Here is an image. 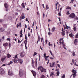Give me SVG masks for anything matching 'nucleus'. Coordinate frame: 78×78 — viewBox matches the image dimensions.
<instances>
[{
  "label": "nucleus",
  "mask_w": 78,
  "mask_h": 78,
  "mask_svg": "<svg viewBox=\"0 0 78 78\" xmlns=\"http://www.w3.org/2000/svg\"><path fill=\"white\" fill-rule=\"evenodd\" d=\"M21 18L22 19H25V16H21L20 18Z\"/></svg>",
  "instance_id": "obj_23"
},
{
  "label": "nucleus",
  "mask_w": 78,
  "mask_h": 78,
  "mask_svg": "<svg viewBox=\"0 0 78 78\" xmlns=\"http://www.w3.org/2000/svg\"><path fill=\"white\" fill-rule=\"evenodd\" d=\"M54 58H52V57H50V58L51 59H54L55 58V57H53Z\"/></svg>",
  "instance_id": "obj_37"
},
{
  "label": "nucleus",
  "mask_w": 78,
  "mask_h": 78,
  "mask_svg": "<svg viewBox=\"0 0 78 78\" xmlns=\"http://www.w3.org/2000/svg\"><path fill=\"white\" fill-rule=\"evenodd\" d=\"M66 29H67V30H68V26H67V24H66Z\"/></svg>",
  "instance_id": "obj_50"
},
{
  "label": "nucleus",
  "mask_w": 78,
  "mask_h": 78,
  "mask_svg": "<svg viewBox=\"0 0 78 78\" xmlns=\"http://www.w3.org/2000/svg\"><path fill=\"white\" fill-rule=\"evenodd\" d=\"M17 58V55H16L13 58Z\"/></svg>",
  "instance_id": "obj_47"
},
{
  "label": "nucleus",
  "mask_w": 78,
  "mask_h": 78,
  "mask_svg": "<svg viewBox=\"0 0 78 78\" xmlns=\"http://www.w3.org/2000/svg\"><path fill=\"white\" fill-rule=\"evenodd\" d=\"M4 5L5 8H6V9L8 8V5L6 3H5L4 4Z\"/></svg>",
  "instance_id": "obj_11"
},
{
  "label": "nucleus",
  "mask_w": 78,
  "mask_h": 78,
  "mask_svg": "<svg viewBox=\"0 0 78 78\" xmlns=\"http://www.w3.org/2000/svg\"><path fill=\"white\" fill-rule=\"evenodd\" d=\"M40 70L41 72H44L45 73L47 71V70L44 68L42 66H40Z\"/></svg>",
  "instance_id": "obj_1"
},
{
  "label": "nucleus",
  "mask_w": 78,
  "mask_h": 78,
  "mask_svg": "<svg viewBox=\"0 0 78 78\" xmlns=\"http://www.w3.org/2000/svg\"><path fill=\"white\" fill-rule=\"evenodd\" d=\"M51 73L50 74V76H53V75H54V73H53V72H51Z\"/></svg>",
  "instance_id": "obj_21"
},
{
  "label": "nucleus",
  "mask_w": 78,
  "mask_h": 78,
  "mask_svg": "<svg viewBox=\"0 0 78 78\" xmlns=\"http://www.w3.org/2000/svg\"><path fill=\"white\" fill-rule=\"evenodd\" d=\"M18 60L20 62H21V61H22V60L21 59H18Z\"/></svg>",
  "instance_id": "obj_39"
},
{
  "label": "nucleus",
  "mask_w": 78,
  "mask_h": 78,
  "mask_svg": "<svg viewBox=\"0 0 78 78\" xmlns=\"http://www.w3.org/2000/svg\"><path fill=\"white\" fill-rule=\"evenodd\" d=\"M5 73V71L3 68L0 69V74L1 75H3Z\"/></svg>",
  "instance_id": "obj_2"
},
{
  "label": "nucleus",
  "mask_w": 78,
  "mask_h": 78,
  "mask_svg": "<svg viewBox=\"0 0 78 78\" xmlns=\"http://www.w3.org/2000/svg\"><path fill=\"white\" fill-rule=\"evenodd\" d=\"M27 28V24H26L25 28H24V33H25V28Z\"/></svg>",
  "instance_id": "obj_26"
},
{
  "label": "nucleus",
  "mask_w": 78,
  "mask_h": 78,
  "mask_svg": "<svg viewBox=\"0 0 78 78\" xmlns=\"http://www.w3.org/2000/svg\"><path fill=\"white\" fill-rule=\"evenodd\" d=\"M49 64H50V67H51V63H50Z\"/></svg>",
  "instance_id": "obj_62"
},
{
  "label": "nucleus",
  "mask_w": 78,
  "mask_h": 78,
  "mask_svg": "<svg viewBox=\"0 0 78 78\" xmlns=\"http://www.w3.org/2000/svg\"><path fill=\"white\" fill-rule=\"evenodd\" d=\"M57 65L58 66V67H60V65H59V64H58Z\"/></svg>",
  "instance_id": "obj_55"
},
{
  "label": "nucleus",
  "mask_w": 78,
  "mask_h": 78,
  "mask_svg": "<svg viewBox=\"0 0 78 78\" xmlns=\"http://www.w3.org/2000/svg\"><path fill=\"white\" fill-rule=\"evenodd\" d=\"M72 72L73 73V75H76V70H75L74 69H72Z\"/></svg>",
  "instance_id": "obj_9"
},
{
  "label": "nucleus",
  "mask_w": 78,
  "mask_h": 78,
  "mask_svg": "<svg viewBox=\"0 0 78 78\" xmlns=\"http://www.w3.org/2000/svg\"><path fill=\"white\" fill-rule=\"evenodd\" d=\"M31 72L33 73V76H35L36 75V73L35 71L33 70H32Z\"/></svg>",
  "instance_id": "obj_8"
},
{
  "label": "nucleus",
  "mask_w": 78,
  "mask_h": 78,
  "mask_svg": "<svg viewBox=\"0 0 78 78\" xmlns=\"http://www.w3.org/2000/svg\"><path fill=\"white\" fill-rule=\"evenodd\" d=\"M20 55L21 58H23L25 56V53L24 52H23L20 53Z\"/></svg>",
  "instance_id": "obj_4"
},
{
  "label": "nucleus",
  "mask_w": 78,
  "mask_h": 78,
  "mask_svg": "<svg viewBox=\"0 0 78 78\" xmlns=\"http://www.w3.org/2000/svg\"><path fill=\"white\" fill-rule=\"evenodd\" d=\"M12 63H13V62H12V61H10V63H9L8 64V65H10V64H12Z\"/></svg>",
  "instance_id": "obj_33"
},
{
  "label": "nucleus",
  "mask_w": 78,
  "mask_h": 78,
  "mask_svg": "<svg viewBox=\"0 0 78 78\" xmlns=\"http://www.w3.org/2000/svg\"><path fill=\"white\" fill-rule=\"evenodd\" d=\"M45 61H48V59L47 58H45Z\"/></svg>",
  "instance_id": "obj_63"
},
{
  "label": "nucleus",
  "mask_w": 78,
  "mask_h": 78,
  "mask_svg": "<svg viewBox=\"0 0 78 78\" xmlns=\"http://www.w3.org/2000/svg\"><path fill=\"white\" fill-rule=\"evenodd\" d=\"M25 39L26 40H27V35H25Z\"/></svg>",
  "instance_id": "obj_44"
},
{
  "label": "nucleus",
  "mask_w": 78,
  "mask_h": 78,
  "mask_svg": "<svg viewBox=\"0 0 78 78\" xmlns=\"http://www.w3.org/2000/svg\"><path fill=\"white\" fill-rule=\"evenodd\" d=\"M2 39H3V40H5V36H3L2 37Z\"/></svg>",
  "instance_id": "obj_51"
},
{
  "label": "nucleus",
  "mask_w": 78,
  "mask_h": 78,
  "mask_svg": "<svg viewBox=\"0 0 78 78\" xmlns=\"http://www.w3.org/2000/svg\"><path fill=\"white\" fill-rule=\"evenodd\" d=\"M3 45L4 47H7V46H8V43H5L3 44Z\"/></svg>",
  "instance_id": "obj_14"
},
{
  "label": "nucleus",
  "mask_w": 78,
  "mask_h": 78,
  "mask_svg": "<svg viewBox=\"0 0 78 78\" xmlns=\"http://www.w3.org/2000/svg\"><path fill=\"white\" fill-rule=\"evenodd\" d=\"M20 25H21V23H20L18 25H17V27H18L19 26H20Z\"/></svg>",
  "instance_id": "obj_35"
},
{
  "label": "nucleus",
  "mask_w": 78,
  "mask_h": 78,
  "mask_svg": "<svg viewBox=\"0 0 78 78\" xmlns=\"http://www.w3.org/2000/svg\"><path fill=\"white\" fill-rule=\"evenodd\" d=\"M8 74L9 76H12L13 75V73H12V72L10 70H9L8 71Z\"/></svg>",
  "instance_id": "obj_6"
},
{
  "label": "nucleus",
  "mask_w": 78,
  "mask_h": 78,
  "mask_svg": "<svg viewBox=\"0 0 78 78\" xmlns=\"http://www.w3.org/2000/svg\"><path fill=\"white\" fill-rule=\"evenodd\" d=\"M69 17L71 18H74L75 17V14L73 13H72L69 16Z\"/></svg>",
  "instance_id": "obj_5"
},
{
  "label": "nucleus",
  "mask_w": 78,
  "mask_h": 78,
  "mask_svg": "<svg viewBox=\"0 0 78 78\" xmlns=\"http://www.w3.org/2000/svg\"><path fill=\"white\" fill-rule=\"evenodd\" d=\"M9 19H12V17L11 16L9 17Z\"/></svg>",
  "instance_id": "obj_60"
},
{
  "label": "nucleus",
  "mask_w": 78,
  "mask_h": 78,
  "mask_svg": "<svg viewBox=\"0 0 78 78\" xmlns=\"http://www.w3.org/2000/svg\"><path fill=\"white\" fill-rule=\"evenodd\" d=\"M18 43H20V40H18Z\"/></svg>",
  "instance_id": "obj_64"
},
{
  "label": "nucleus",
  "mask_w": 78,
  "mask_h": 78,
  "mask_svg": "<svg viewBox=\"0 0 78 78\" xmlns=\"http://www.w3.org/2000/svg\"><path fill=\"white\" fill-rule=\"evenodd\" d=\"M23 71L22 69H20V72L19 73V75L21 77L23 76Z\"/></svg>",
  "instance_id": "obj_3"
},
{
  "label": "nucleus",
  "mask_w": 78,
  "mask_h": 78,
  "mask_svg": "<svg viewBox=\"0 0 78 78\" xmlns=\"http://www.w3.org/2000/svg\"><path fill=\"white\" fill-rule=\"evenodd\" d=\"M7 41H11V39L9 38H8L7 39Z\"/></svg>",
  "instance_id": "obj_46"
},
{
  "label": "nucleus",
  "mask_w": 78,
  "mask_h": 78,
  "mask_svg": "<svg viewBox=\"0 0 78 78\" xmlns=\"http://www.w3.org/2000/svg\"><path fill=\"white\" fill-rule=\"evenodd\" d=\"M0 30H1V32H3L5 30L4 29H2V28H0Z\"/></svg>",
  "instance_id": "obj_27"
},
{
  "label": "nucleus",
  "mask_w": 78,
  "mask_h": 78,
  "mask_svg": "<svg viewBox=\"0 0 78 78\" xmlns=\"http://www.w3.org/2000/svg\"><path fill=\"white\" fill-rule=\"evenodd\" d=\"M73 52L72 53H73V56H75V52H74L73 51Z\"/></svg>",
  "instance_id": "obj_32"
},
{
  "label": "nucleus",
  "mask_w": 78,
  "mask_h": 78,
  "mask_svg": "<svg viewBox=\"0 0 78 78\" xmlns=\"http://www.w3.org/2000/svg\"><path fill=\"white\" fill-rule=\"evenodd\" d=\"M5 58L6 57H2L1 58V61H2V62H3V61H4V60H5Z\"/></svg>",
  "instance_id": "obj_10"
},
{
  "label": "nucleus",
  "mask_w": 78,
  "mask_h": 78,
  "mask_svg": "<svg viewBox=\"0 0 78 78\" xmlns=\"http://www.w3.org/2000/svg\"><path fill=\"white\" fill-rule=\"evenodd\" d=\"M62 36H64L65 35V31H63L62 32Z\"/></svg>",
  "instance_id": "obj_18"
},
{
  "label": "nucleus",
  "mask_w": 78,
  "mask_h": 78,
  "mask_svg": "<svg viewBox=\"0 0 78 78\" xmlns=\"http://www.w3.org/2000/svg\"><path fill=\"white\" fill-rule=\"evenodd\" d=\"M45 78V76L44 75H42V76H41V78Z\"/></svg>",
  "instance_id": "obj_24"
},
{
  "label": "nucleus",
  "mask_w": 78,
  "mask_h": 78,
  "mask_svg": "<svg viewBox=\"0 0 78 78\" xmlns=\"http://www.w3.org/2000/svg\"><path fill=\"white\" fill-rule=\"evenodd\" d=\"M62 44H63V46H64V47H65V44H64V43L63 42H62Z\"/></svg>",
  "instance_id": "obj_58"
},
{
  "label": "nucleus",
  "mask_w": 78,
  "mask_h": 78,
  "mask_svg": "<svg viewBox=\"0 0 78 78\" xmlns=\"http://www.w3.org/2000/svg\"><path fill=\"white\" fill-rule=\"evenodd\" d=\"M73 29L74 30V31H76V27H75L73 28Z\"/></svg>",
  "instance_id": "obj_31"
},
{
  "label": "nucleus",
  "mask_w": 78,
  "mask_h": 78,
  "mask_svg": "<svg viewBox=\"0 0 78 78\" xmlns=\"http://www.w3.org/2000/svg\"><path fill=\"white\" fill-rule=\"evenodd\" d=\"M32 64H34V61L33 59L32 60Z\"/></svg>",
  "instance_id": "obj_59"
},
{
  "label": "nucleus",
  "mask_w": 78,
  "mask_h": 78,
  "mask_svg": "<svg viewBox=\"0 0 78 78\" xmlns=\"http://www.w3.org/2000/svg\"><path fill=\"white\" fill-rule=\"evenodd\" d=\"M75 37H76V38L77 39L78 38V32L77 34L76 35Z\"/></svg>",
  "instance_id": "obj_29"
},
{
  "label": "nucleus",
  "mask_w": 78,
  "mask_h": 78,
  "mask_svg": "<svg viewBox=\"0 0 78 78\" xmlns=\"http://www.w3.org/2000/svg\"><path fill=\"white\" fill-rule=\"evenodd\" d=\"M55 62H52V66H51V67H54L55 66Z\"/></svg>",
  "instance_id": "obj_22"
},
{
  "label": "nucleus",
  "mask_w": 78,
  "mask_h": 78,
  "mask_svg": "<svg viewBox=\"0 0 78 78\" xmlns=\"http://www.w3.org/2000/svg\"><path fill=\"white\" fill-rule=\"evenodd\" d=\"M3 27L5 28H7V25L5 24H3Z\"/></svg>",
  "instance_id": "obj_15"
},
{
  "label": "nucleus",
  "mask_w": 78,
  "mask_h": 78,
  "mask_svg": "<svg viewBox=\"0 0 78 78\" xmlns=\"http://www.w3.org/2000/svg\"><path fill=\"white\" fill-rule=\"evenodd\" d=\"M62 78H65V74H64L62 77Z\"/></svg>",
  "instance_id": "obj_43"
},
{
  "label": "nucleus",
  "mask_w": 78,
  "mask_h": 78,
  "mask_svg": "<svg viewBox=\"0 0 78 78\" xmlns=\"http://www.w3.org/2000/svg\"><path fill=\"white\" fill-rule=\"evenodd\" d=\"M66 9H70V10H71L72 8L69 6H67L66 8Z\"/></svg>",
  "instance_id": "obj_16"
},
{
  "label": "nucleus",
  "mask_w": 78,
  "mask_h": 78,
  "mask_svg": "<svg viewBox=\"0 0 78 78\" xmlns=\"http://www.w3.org/2000/svg\"><path fill=\"white\" fill-rule=\"evenodd\" d=\"M57 76H58L59 75V71H58L57 73Z\"/></svg>",
  "instance_id": "obj_30"
},
{
  "label": "nucleus",
  "mask_w": 78,
  "mask_h": 78,
  "mask_svg": "<svg viewBox=\"0 0 78 78\" xmlns=\"http://www.w3.org/2000/svg\"><path fill=\"white\" fill-rule=\"evenodd\" d=\"M66 33V34L68 35V34L69 33V31H67Z\"/></svg>",
  "instance_id": "obj_61"
},
{
  "label": "nucleus",
  "mask_w": 78,
  "mask_h": 78,
  "mask_svg": "<svg viewBox=\"0 0 78 78\" xmlns=\"http://www.w3.org/2000/svg\"><path fill=\"white\" fill-rule=\"evenodd\" d=\"M73 1H74V0H72L70 3H73Z\"/></svg>",
  "instance_id": "obj_56"
},
{
  "label": "nucleus",
  "mask_w": 78,
  "mask_h": 78,
  "mask_svg": "<svg viewBox=\"0 0 78 78\" xmlns=\"http://www.w3.org/2000/svg\"><path fill=\"white\" fill-rule=\"evenodd\" d=\"M59 69H56L55 70V71H59Z\"/></svg>",
  "instance_id": "obj_48"
},
{
  "label": "nucleus",
  "mask_w": 78,
  "mask_h": 78,
  "mask_svg": "<svg viewBox=\"0 0 78 78\" xmlns=\"http://www.w3.org/2000/svg\"><path fill=\"white\" fill-rule=\"evenodd\" d=\"M55 30H56V29L54 27H53L52 28L51 31L53 32V31H55Z\"/></svg>",
  "instance_id": "obj_17"
},
{
  "label": "nucleus",
  "mask_w": 78,
  "mask_h": 78,
  "mask_svg": "<svg viewBox=\"0 0 78 78\" xmlns=\"http://www.w3.org/2000/svg\"><path fill=\"white\" fill-rule=\"evenodd\" d=\"M58 15L59 16H61V12H59L58 13Z\"/></svg>",
  "instance_id": "obj_38"
},
{
  "label": "nucleus",
  "mask_w": 78,
  "mask_h": 78,
  "mask_svg": "<svg viewBox=\"0 0 78 78\" xmlns=\"http://www.w3.org/2000/svg\"><path fill=\"white\" fill-rule=\"evenodd\" d=\"M49 9V7H48V5L47 4L46 6V9Z\"/></svg>",
  "instance_id": "obj_20"
},
{
  "label": "nucleus",
  "mask_w": 78,
  "mask_h": 78,
  "mask_svg": "<svg viewBox=\"0 0 78 78\" xmlns=\"http://www.w3.org/2000/svg\"><path fill=\"white\" fill-rule=\"evenodd\" d=\"M40 39H41V37H40V36H38V40H39V41H40Z\"/></svg>",
  "instance_id": "obj_54"
},
{
  "label": "nucleus",
  "mask_w": 78,
  "mask_h": 78,
  "mask_svg": "<svg viewBox=\"0 0 78 78\" xmlns=\"http://www.w3.org/2000/svg\"><path fill=\"white\" fill-rule=\"evenodd\" d=\"M48 35H49V36H50V35H51L52 34H51V33L50 32H48Z\"/></svg>",
  "instance_id": "obj_40"
},
{
  "label": "nucleus",
  "mask_w": 78,
  "mask_h": 78,
  "mask_svg": "<svg viewBox=\"0 0 78 78\" xmlns=\"http://www.w3.org/2000/svg\"><path fill=\"white\" fill-rule=\"evenodd\" d=\"M77 42L78 41H74V43L76 45H77Z\"/></svg>",
  "instance_id": "obj_34"
},
{
  "label": "nucleus",
  "mask_w": 78,
  "mask_h": 78,
  "mask_svg": "<svg viewBox=\"0 0 78 78\" xmlns=\"http://www.w3.org/2000/svg\"><path fill=\"white\" fill-rule=\"evenodd\" d=\"M69 11H68L66 13L67 14H70V13H69Z\"/></svg>",
  "instance_id": "obj_53"
},
{
  "label": "nucleus",
  "mask_w": 78,
  "mask_h": 78,
  "mask_svg": "<svg viewBox=\"0 0 78 78\" xmlns=\"http://www.w3.org/2000/svg\"><path fill=\"white\" fill-rule=\"evenodd\" d=\"M44 57H45V58H46V57H47V55H46V54L45 53H44Z\"/></svg>",
  "instance_id": "obj_41"
},
{
  "label": "nucleus",
  "mask_w": 78,
  "mask_h": 78,
  "mask_svg": "<svg viewBox=\"0 0 78 78\" xmlns=\"http://www.w3.org/2000/svg\"><path fill=\"white\" fill-rule=\"evenodd\" d=\"M20 37H22L23 36V34H22V33H20Z\"/></svg>",
  "instance_id": "obj_42"
},
{
  "label": "nucleus",
  "mask_w": 78,
  "mask_h": 78,
  "mask_svg": "<svg viewBox=\"0 0 78 78\" xmlns=\"http://www.w3.org/2000/svg\"><path fill=\"white\" fill-rule=\"evenodd\" d=\"M69 36H70V37H73V36L74 35H73V34H69Z\"/></svg>",
  "instance_id": "obj_12"
},
{
  "label": "nucleus",
  "mask_w": 78,
  "mask_h": 78,
  "mask_svg": "<svg viewBox=\"0 0 78 78\" xmlns=\"http://www.w3.org/2000/svg\"><path fill=\"white\" fill-rule=\"evenodd\" d=\"M24 44L25 45V47H26V49H27V40H26L24 41Z\"/></svg>",
  "instance_id": "obj_7"
},
{
  "label": "nucleus",
  "mask_w": 78,
  "mask_h": 78,
  "mask_svg": "<svg viewBox=\"0 0 78 78\" xmlns=\"http://www.w3.org/2000/svg\"><path fill=\"white\" fill-rule=\"evenodd\" d=\"M21 6L23 7L24 8H25V5L24 4V3H22L21 4Z\"/></svg>",
  "instance_id": "obj_25"
},
{
  "label": "nucleus",
  "mask_w": 78,
  "mask_h": 78,
  "mask_svg": "<svg viewBox=\"0 0 78 78\" xmlns=\"http://www.w3.org/2000/svg\"><path fill=\"white\" fill-rule=\"evenodd\" d=\"M43 18H44L45 17V14L44 13H43Z\"/></svg>",
  "instance_id": "obj_52"
},
{
  "label": "nucleus",
  "mask_w": 78,
  "mask_h": 78,
  "mask_svg": "<svg viewBox=\"0 0 78 78\" xmlns=\"http://www.w3.org/2000/svg\"><path fill=\"white\" fill-rule=\"evenodd\" d=\"M4 20H3L2 19H0V23H2L4 22Z\"/></svg>",
  "instance_id": "obj_28"
},
{
  "label": "nucleus",
  "mask_w": 78,
  "mask_h": 78,
  "mask_svg": "<svg viewBox=\"0 0 78 78\" xmlns=\"http://www.w3.org/2000/svg\"><path fill=\"white\" fill-rule=\"evenodd\" d=\"M76 74H73V77H74V78H75V76H76Z\"/></svg>",
  "instance_id": "obj_49"
},
{
  "label": "nucleus",
  "mask_w": 78,
  "mask_h": 78,
  "mask_svg": "<svg viewBox=\"0 0 78 78\" xmlns=\"http://www.w3.org/2000/svg\"><path fill=\"white\" fill-rule=\"evenodd\" d=\"M13 60H14V62H17V61H18L17 60V59L16 58L13 59Z\"/></svg>",
  "instance_id": "obj_19"
},
{
  "label": "nucleus",
  "mask_w": 78,
  "mask_h": 78,
  "mask_svg": "<svg viewBox=\"0 0 78 78\" xmlns=\"http://www.w3.org/2000/svg\"><path fill=\"white\" fill-rule=\"evenodd\" d=\"M11 55H9V54H8L7 55V58H11Z\"/></svg>",
  "instance_id": "obj_13"
},
{
  "label": "nucleus",
  "mask_w": 78,
  "mask_h": 78,
  "mask_svg": "<svg viewBox=\"0 0 78 78\" xmlns=\"http://www.w3.org/2000/svg\"><path fill=\"white\" fill-rule=\"evenodd\" d=\"M37 54V53H36V52H34V54L33 55V56H35V55H36Z\"/></svg>",
  "instance_id": "obj_36"
},
{
  "label": "nucleus",
  "mask_w": 78,
  "mask_h": 78,
  "mask_svg": "<svg viewBox=\"0 0 78 78\" xmlns=\"http://www.w3.org/2000/svg\"><path fill=\"white\" fill-rule=\"evenodd\" d=\"M74 64L75 66H78V65L76 64V62L75 63H74Z\"/></svg>",
  "instance_id": "obj_45"
},
{
  "label": "nucleus",
  "mask_w": 78,
  "mask_h": 78,
  "mask_svg": "<svg viewBox=\"0 0 78 78\" xmlns=\"http://www.w3.org/2000/svg\"><path fill=\"white\" fill-rule=\"evenodd\" d=\"M40 48L41 49V50H43V49H42V47H41V46H40Z\"/></svg>",
  "instance_id": "obj_57"
}]
</instances>
